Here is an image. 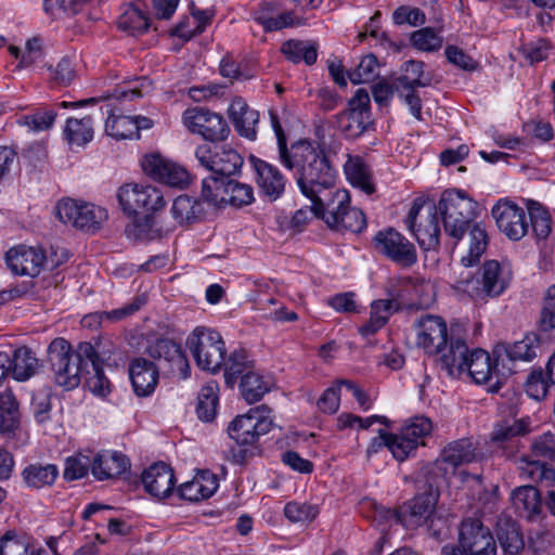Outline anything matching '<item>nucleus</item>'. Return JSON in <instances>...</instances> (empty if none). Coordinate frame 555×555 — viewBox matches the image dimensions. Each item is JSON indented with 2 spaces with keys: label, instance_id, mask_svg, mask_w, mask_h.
Returning <instances> with one entry per match:
<instances>
[{
  "label": "nucleus",
  "instance_id": "f257e3e1",
  "mask_svg": "<svg viewBox=\"0 0 555 555\" xmlns=\"http://www.w3.org/2000/svg\"><path fill=\"white\" fill-rule=\"evenodd\" d=\"M272 126L278 139L281 163L294 171L300 192L312 205L319 203L333 191L336 170L325 152L307 140H300L286 147V139L275 115L271 114Z\"/></svg>",
  "mask_w": 555,
  "mask_h": 555
},
{
  "label": "nucleus",
  "instance_id": "f03ea898",
  "mask_svg": "<svg viewBox=\"0 0 555 555\" xmlns=\"http://www.w3.org/2000/svg\"><path fill=\"white\" fill-rule=\"evenodd\" d=\"M96 350L88 341L80 343L77 350L64 338H55L49 346V359L54 372L55 383L66 389L80 384L85 366L95 361Z\"/></svg>",
  "mask_w": 555,
  "mask_h": 555
},
{
  "label": "nucleus",
  "instance_id": "7ed1b4c3",
  "mask_svg": "<svg viewBox=\"0 0 555 555\" xmlns=\"http://www.w3.org/2000/svg\"><path fill=\"white\" fill-rule=\"evenodd\" d=\"M311 212L337 231L358 233L366 225L364 214L358 208L350 207L349 192L344 189H337L319 203L311 205Z\"/></svg>",
  "mask_w": 555,
  "mask_h": 555
},
{
  "label": "nucleus",
  "instance_id": "20e7f679",
  "mask_svg": "<svg viewBox=\"0 0 555 555\" xmlns=\"http://www.w3.org/2000/svg\"><path fill=\"white\" fill-rule=\"evenodd\" d=\"M513 272L506 262L489 260L480 270V278L465 276L455 283V288L475 301H485L502 295L511 284Z\"/></svg>",
  "mask_w": 555,
  "mask_h": 555
},
{
  "label": "nucleus",
  "instance_id": "39448f33",
  "mask_svg": "<svg viewBox=\"0 0 555 555\" xmlns=\"http://www.w3.org/2000/svg\"><path fill=\"white\" fill-rule=\"evenodd\" d=\"M436 208L447 235L459 242L477 217L478 204L463 191L448 190L441 194Z\"/></svg>",
  "mask_w": 555,
  "mask_h": 555
},
{
  "label": "nucleus",
  "instance_id": "423d86ee",
  "mask_svg": "<svg viewBox=\"0 0 555 555\" xmlns=\"http://www.w3.org/2000/svg\"><path fill=\"white\" fill-rule=\"evenodd\" d=\"M186 346L196 364L204 371L217 372L224 363L225 346L220 333L212 328L196 327L188 337Z\"/></svg>",
  "mask_w": 555,
  "mask_h": 555
},
{
  "label": "nucleus",
  "instance_id": "0eeeda50",
  "mask_svg": "<svg viewBox=\"0 0 555 555\" xmlns=\"http://www.w3.org/2000/svg\"><path fill=\"white\" fill-rule=\"evenodd\" d=\"M117 199L128 216L153 215L166 206L163 191L151 184L126 183L118 189Z\"/></svg>",
  "mask_w": 555,
  "mask_h": 555
},
{
  "label": "nucleus",
  "instance_id": "6e6552de",
  "mask_svg": "<svg viewBox=\"0 0 555 555\" xmlns=\"http://www.w3.org/2000/svg\"><path fill=\"white\" fill-rule=\"evenodd\" d=\"M405 223L424 249H434L439 245L440 228L434 203L415 199Z\"/></svg>",
  "mask_w": 555,
  "mask_h": 555
},
{
  "label": "nucleus",
  "instance_id": "1a4fd4ad",
  "mask_svg": "<svg viewBox=\"0 0 555 555\" xmlns=\"http://www.w3.org/2000/svg\"><path fill=\"white\" fill-rule=\"evenodd\" d=\"M272 425L271 410L267 405H259L235 417L228 430L238 444L251 446L260 436L269 433Z\"/></svg>",
  "mask_w": 555,
  "mask_h": 555
},
{
  "label": "nucleus",
  "instance_id": "9d476101",
  "mask_svg": "<svg viewBox=\"0 0 555 555\" xmlns=\"http://www.w3.org/2000/svg\"><path fill=\"white\" fill-rule=\"evenodd\" d=\"M55 215L64 224L81 230H96L107 219L106 209L72 198L60 201L55 206Z\"/></svg>",
  "mask_w": 555,
  "mask_h": 555
},
{
  "label": "nucleus",
  "instance_id": "9b49d317",
  "mask_svg": "<svg viewBox=\"0 0 555 555\" xmlns=\"http://www.w3.org/2000/svg\"><path fill=\"white\" fill-rule=\"evenodd\" d=\"M372 125L370 95L365 89H358L349 100L348 108L337 115L339 130L349 139L359 138Z\"/></svg>",
  "mask_w": 555,
  "mask_h": 555
},
{
  "label": "nucleus",
  "instance_id": "f8f14e48",
  "mask_svg": "<svg viewBox=\"0 0 555 555\" xmlns=\"http://www.w3.org/2000/svg\"><path fill=\"white\" fill-rule=\"evenodd\" d=\"M183 126L205 140L216 142L228 137L229 127L223 117L204 107H191L182 114Z\"/></svg>",
  "mask_w": 555,
  "mask_h": 555
},
{
  "label": "nucleus",
  "instance_id": "ddd939ff",
  "mask_svg": "<svg viewBox=\"0 0 555 555\" xmlns=\"http://www.w3.org/2000/svg\"><path fill=\"white\" fill-rule=\"evenodd\" d=\"M198 164L214 176L229 178L238 172L243 165L241 155L230 146L202 144L195 150Z\"/></svg>",
  "mask_w": 555,
  "mask_h": 555
},
{
  "label": "nucleus",
  "instance_id": "4468645a",
  "mask_svg": "<svg viewBox=\"0 0 555 555\" xmlns=\"http://www.w3.org/2000/svg\"><path fill=\"white\" fill-rule=\"evenodd\" d=\"M463 555H496L495 540L479 519H464L459 532V547Z\"/></svg>",
  "mask_w": 555,
  "mask_h": 555
},
{
  "label": "nucleus",
  "instance_id": "2eb2a0df",
  "mask_svg": "<svg viewBox=\"0 0 555 555\" xmlns=\"http://www.w3.org/2000/svg\"><path fill=\"white\" fill-rule=\"evenodd\" d=\"M491 215L498 229L509 240L519 241L528 233L526 211L508 198H500L492 207Z\"/></svg>",
  "mask_w": 555,
  "mask_h": 555
},
{
  "label": "nucleus",
  "instance_id": "dca6fc26",
  "mask_svg": "<svg viewBox=\"0 0 555 555\" xmlns=\"http://www.w3.org/2000/svg\"><path fill=\"white\" fill-rule=\"evenodd\" d=\"M374 245L377 251L400 266L411 267L417 260L414 245L393 229L379 231L374 237Z\"/></svg>",
  "mask_w": 555,
  "mask_h": 555
},
{
  "label": "nucleus",
  "instance_id": "f3484780",
  "mask_svg": "<svg viewBox=\"0 0 555 555\" xmlns=\"http://www.w3.org/2000/svg\"><path fill=\"white\" fill-rule=\"evenodd\" d=\"M416 345L427 354L437 356L450 339L446 321L438 315L427 314L415 324Z\"/></svg>",
  "mask_w": 555,
  "mask_h": 555
},
{
  "label": "nucleus",
  "instance_id": "a211bd4d",
  "mask_svg": "<svg viewBox=\"0 0 555 555\" xmlns=\"http://www.w3.org/2000/svg\"><path fill=\"white\" fill-rule=\"evenodd\" d=\"M438 494L426 492L416 495L408 506L395 513L396 519L408 529H414L430 521V528L435 521V507Z\"/></svg>",
  "mask_w": 555,
  "mask_h": 555
},
{
  "label": "nucleus",
  "instance_id": "6ab92c4d",
  "mask_svg": "<svg viewBox=\"0 0 555 555\" xmlns=\"http://www.w3.org/2000/svg\"><path fill=\"white\" fill-rule=\"evenodd\" d=\"M5 260L14 274L35 278L46 266L47 256L40 247L20 245L7 253Z\"/></svg>",
  "mask_w": 555,
  "mask_h": 555
},
{
  "label": "nucleus",
  "instance_id": "aec40b11",
  "mask_svg": "<svg viewBox=\"0 0 555 555\" xmlns=\"http://www.w3.org/2000/svg\"><path fill=\"white\" fill-rule=\"evenodd\" d=\"M250 163L256 173L259 193L272 202L280 198L286 185V179L281 171L275 166L255 156L250 157Z\"/></svg>",
  "mask_w": 555,
  "mask_h": 555
},
{
  "label": "nucleus",
  "instance_id": "412c9836",
  "mask_svg": "<svg viewBox=\"0 0 555 555\" xmlns=\"http://www.w3.org/2000/svg\"><path fill=\"white\" fill-rule=\"evenodd\" d=\"M153 127V120L145 116H125L109 114L105 122V132L116 140L139 138L140 130Z\"/></svg>",
  "mask_w": 555,
  "mask_h": 555
},
{
  "label": "nucleus",
  "instance_id": "4be33fe9",
  "mask_svg": "<svg viewBox=\"0 0 555 555\" xmlns=\"http://www.w3.org/2000/svg\"><path fill=\"white\" fill-rule=\"evenodd\" d=\"M142 483L152 496L164 499L168 496L175 486L172 469L165 463H155L142 474Z\"/></svg>",
  "mask_w": 555,
  "mask_h": 555
},
{
  "label": "nucleus",
  "instance_id": "5701e85b",
  "mask_svg": "<svg viewBox=\"0 0 555 555\" xmlns=\"http://www.w3.org/2000/svg\"><path fill=\"white\" fill-rule=\"evenodd\" d=\"M469 353L464 340L451 337L437 356H439L441 369L449 376L459 377L465 372Z\"/></svg>",
  "mask_w": 555,
  "mask_h": 555
},
{
  "label": "nucleus",
  "instance_id": "b1692460",
  "mask_svg": "<svg viewBox=\"0 0 555 555\" xmlns=\"http://www.w3.org/2000/svg\"><path fill=\"white\" fill-rule=\"evenodd\" d=\"M130 464L128 459L116 451H102L94 455L91 473L99 480L112 479L124 474Z\"/></svg>",
  "mask_w": 555,
  "mask_h": 555
},
{
  "label": "nucleus",
  "instance_id": "393cba45",
  "mask_svg": "<svg viewBox=\"0 0 555 555\" xmlns=\"http://www.w3.org/2000/svg\"><path fill=\"white\" fill-rule=\"evenodd\" d=\"M228 112L236 131L242 137L255 140L257 134L256 127L259 121L258 112L249 108L241 98L234 99L231 102Z\"/></svg>",
  "mask_w": 555,
  "mask_h": 555
},
{
  "label": "nucleus",
  "instance_id": "a878e982",
  "mask_svg": "<svg viewBox=\"0 0 555 555\" xmlns=\"http://www.w3.org/2000/svg\"><path fill=\"white\" fill-rule=\"evenodd\" d=\"M218 478L209 470H203L190 481L182 483L178 492L184 500L196 502L210 498L218 489Z\"/></svg>",
  "mask_w": 555,
  "mask_h": 555
},
{
  "label": "nucleus",
  "instance_id": "bb28decb",
  "mask_svg": "<svg viewBox=\"0 0 555 555\" xmlns=\"http://www.w3.org/2000/svg\"><path fill=\"white\" fill-rule=\"evenodd\" d=\"M134 392L140 397L150 396L157 384L158 372L155 365L145 359H134L129 369Z\"/></svg>",
  "mask_w": 555,
  "mask_h": 555
},
{
  "label": "nucleus",
  "instance_id": "cd10ccee",
  "mask_svg": "<svg viewBox=\"0 0 555 555\" xmlns=\"http://www.w3.org/2000/svg\"><path fill=\"white\" fill-rule=\"evenodd\" d=\"M63 137L70 150L85 147L94 137L92 118L90 116L67 118Z\"/></svg>",
  "mask_w": 555,
  "mask_h": 555
},
{
  "label": "nucleus",
  "instance_id": "c85d7f7f",
  "mask_svg": "<svg viewBox=\"0 0 555 555\" xmlns=\"http://www.w3.org/2000/svg\"><path fill=\"white\" fill-rule=\"evenodd\" d=\"M256 20L269 31L293 26L295 22L293 12L280 10L274 1L260 3L256 12Z\"/></svg>",
  "mask_w": 555,
  "mask_h": 555
},
{
  "label": "nucleus",
  "instance_id": "c756f323",
  "mask_svg": "<svg viewBox=\"0 0 555 555\" xmlns=\"http://www.w3.org/2000/svg\"><path fill=\"white\" fill-rule=\"evenodd\" d=\"M511 361L531 362L542 354V343L538 334L530 333L522 339L502 346Z\"/></svg>",
  "mask_w": 555,
  "mask_h": 555
},
{
  "label": "nucleus",
  "instance_id": "7c9ffc66",
  "mask_svg": "<svg viewBox=\"0 0 555 555\" xmlns=\"http://www.w3.org/2000/svg\"><path fill=\"white\" fill-rule=\"evenodd\" d=\"M511 501L520 517L533 519L541 512L540 494L532 486H524L514 490Z\"/></svg>",
  "mask_w": 555,
  "mask_h": 555
},
{
  "label": "nucleus",
  "instance_id": "2f4dec72",
  "mask_svg": "<svg viewBox=\"0 0 555 555\" xmlns=\"http://www.w3.org/2000/svg\"><path fill=\"white\" fill-rule=\"evenodd\" d=\"M465 372L476 384H486L496 377L495 365H493L490 354L482 349L470 351Z\"/></svg>",
  "mask_w": 555,
  "mask_h": 555
},
{
  "label": "nucleus",
  "instance_id": "473e14b6",
  "mask_svg": "<svg viewBox=\"0 0 555 555\" xmlns=\"http://www.w3.org/2000/svg\"><path fill=\"white\" fill-rule=\"evenodd\" d=\"M273 383L270 376H264L255 371L243 374L240 388L243 398L249 404L259 401L270 391Z\"/></svg>",
  "mask_w": 555,
  "mask_h": 555
},
{
  "label": "nucleus",
  "instance_id": "72a5a7b5",
  "mask_svg": "<svg viewBox=\"0 0 555 555\" xmlns=\"http://www.w3.org/2000/svg\"><path fill=\"white\" fill-rule=\"evenodd\" d=\"M476 448L470 439H459L449 443L441 453V462L455 468L476 460Z\"/></svg>",
  "mask_w": 555,
  "mask_h": 555
},
{
  "label": "nucleus",
  "instance_id": "f704fd0d",
  "mask_svg": "<svg viewBox=\"0 0 555 555\" xmlns=\"http://www.w3.org/2000/svg\"><path fill=\"white\" fill-rule=\"evenodd\" d=\"M39 369V361L30 349L21 347L13 353V358H10V367L8 373L11 371L14 379L24 382L34 376Z\"/></svg>",
  "mask_w": 555,
  "mask_h": 555
},
{
  "label": "nucleus",
  "instance_id": "c9c22d12",
  "mask_svg": "<svg viewBox=\"0 0 555 555\" xmlns=\"http://www.w3.org/2000/svg\"><path fill=\"white\" fill-rule=\"evenodd\" d=\"M518 470L524 479L546 485L555 480V469L545 462L530 456H522L518 463Z\"/></svg>",
  "mask_w": 555,
  "mask_h": 555
},
{
  "label": "nucleus",
  "instance_id": "e433bc0d",
  "mask_svg": "<svg viewBox=\"0 0 555 555\" xmlns=\"http://www.w3.org/2000/svg\"><path fill=\"white\" fill-rule=\"evenodd\" d=\"M344 169L348 181L353 186L359 188L366 194L374 192L370 169L359 156H349Z\"/></svg>",
  "mask_w": 555,
  "mask_h": 555
},
{
  "label": "nucleus",
  "instance_id": "4c0bfd02",
  "mask_svg": "<svg viewBox=\"0 0 555 555\" xmlns=\"http://www.w3.org/2000/svg\"><path fill=\"white\" fill-rule=\"evenodd\" d=\"M56 117L57 113L54 109L41 107L21 115L17 117L16 124L26 128L28 132L38 133L50 130Z\"/></svg>",
  "mask_w": 555,
  "mask_h": 555
},
{
  "label": "nucleus",
  "instance_id": "58836bf2",
  "mask_svg": "<svg viewBox=\"0 0 555 555\" xmlns=\"http://www.w3.org/2000/svg\"><path fill=\"white\" fill-rule=\"evenodd\" d=\"M170 211L176 222L180 225L195 222L204 214L202 203L186 195L178 196L173 201Z\"/></svg>",
  "mask_w": 555,
  "mask_h": 555
},
{
  "label": "nucleus",
  "instance_id": "ea45409f",
  "mask_svg": "<svg viewBox=\"0 0 555 555\" xmlns=\"http://www.w3.org/2000/svg\"><path fill=\"white\" fill-rule=\"evenodd\" d=\"M496 534L505 553L514 555L524 547L519 527L509 518H501L498 522Z\"/></svg>",
  "mask_w": 555,
  "mask_h": 555
},
{
  "label": "nucleus",
  "instance_id": "a19ab883",
  "mask_svg": "<svg viewBox=\"0 0 555 555\" xmlns=\"http://www.w3.org/2000/svg\"><path fill=\"white\" fill-rule=\"evenodd\" d=\"M57 475V467L52 464H33L27 466L22 473L26 485L36 489L53 485Z\"/></svg>",
  "mask_w": 555,
  "mask_h": 555
},
{
  "label": "nucleus",
  "instance_id": "79ce46f5",
  "mask_svg": "<svg viewBox=\"0 0 555 555\" xmlns=\"http://www.w3.org/2000/svg\"><path fill=\"white\" fill-rule=\"evenodd\" d=\"M153 89L152 81L142 76L125 79L114 90L112 96L118 101L134 100L149 94Z\"/></svg>",
  "mask_w": 555,
  "mask_h": 555
},
{
  "label": "nucleus",
  "instance_id": "37998d69",
  "mask_svg": "<svg viewBox=\"0 0 555 555\" xmlns=\"http://www.w3.org/2000/svg\"><path fill=\"white\" fill-rule=\"evenodd\" d=\"M20 409L12 391L5 390L0 393V428L2 431L11 433L20 425Z\"/></svg>",
  "mask_w": 555,
  "mask_h": 555
},
{
  "label": "nucleus",
  "instance_id": "c03bdc74",
  "mask_svg": "<svg viewBox=\"0 0 555 555\" xmlns=\"http://www.w3.org/2000/svg\"><path fill=\"white\" fill-rule=\"evenodd\" d=\"M281 52L293 63L304 61L307 65H312L317 61V48L309 41L288 40L281 47Z\"/></svg>",
  "mask_w": 555,
  "mask_h": 555
},
{
  "label": "nucleus",
  "instance_id": "a18cd8bd",
  "mask_svg": "<svg viewBox=\"0 0 555 555\" xmlns=\"http://www.w3.org/2000/svg\"><path fill=\"white\" fill-rule=\"evenodd\" d=\"M488 244V235L486 229L476 223L469 231V246L466 255L461 257V263L464 267H472L479 261V258L485 253Z\"/></svg>",
  "mask_w": 555,
  "mask_h": 555
},
{
  "label": "nucleus",
  "instance_id": "49530a36",
  "mask_svg": "<svg viewBox=\"0 0 555 555\" xmlns=\"http://www.w3.org/2000/svg\"><path fill=\"white\" fill-rule=\"evenodd\" d=\"M403 89H415L427 87L433 82V76L424 72V63L420 61H408L403 65V74L399 78Z\"/></svg>",
  "mask_w": 555,
  "mask_h": 555
},
{
  "label": "nucleus",
  "instance_id": "de8ad7c7",
  "mask_svg": "<svg viewBox=\"0 0 555 555\" xmlns=\"http://www.w3.org/2000/svg\"><path fill=\"white\" fill-rule=\"evenodd\" d=\"M218 385L215 382L207 383L198 393L196 412L202 421L214 420L218 404Z\"/></svg>",
  "mask_w": 555,
  "mask_h": 555
},
{
  "label": "nucleus",
  "instance_id": "09e8293b",
  "mask_svg": "<svg viewBox=\"0 0 555 555\" xmlns=\"http://www.w3.org/2000/svg\"><path fill=\"white\" fill-rule=\"evenodd\" d=\"M222 193L225 195L224 205H232L234 207L249 205L255 199L254 190L249 184L230 178H228L227 186Z\"/></svg>",
  "mask_w": 555,
  "mask_h": 555
},
{
  "label": "nucleus",
  "instance_id": "8fccbe9b",
  "mask_svg": "<svg viewBox=\"0 0 555 555\" xmlns=\"http://www.w3.org/2000/svg\"><path fill=\"white\" fill-rule=\"evenodd\" d=\"M126 234L129 238L138 241H152L163 235V231L157 229L152 215H144L135 218L134 221L126 228Z\"/></svg>",
  "mask_w": 555,
  "mask_h": 555
},
{
  "label": "nucleus",
  "instance_id": "3c124183",
  "mask_svg": "<svg viewBox=\"0 0 555 555\" xmlns=\"http://www.w3.org/2000/svg\"><path fill=\"white\" fill-rule=\"evenodd\" d=\"M531 220L532 232L538 240H544L551 233V216L538 202L529 201L527 205Z\"/></svg>",
  "mask_w": 555,
  "mask_h": 555
},
{
  "label": "nucleus",
  "instance_id": "603ef678",
  "mask_svg": "<svg viewBox=\"0 0 555 555\" xmlns=\"http://www.w3.org/2000/svg\"><path fill=\"white\" fill-rule=\"evenodd\" d=\"M118 26L134 35L150 27V18L137 7L129 4L118 17Z\"/></svg>",
  "mask_w": 555,
  "mask_h": 555
},
{
  "label": "nucleus",
  "instance_id": "864d4df0",
  "mask_svg": "<svg viewBox=\"0 0 555 555\" xmlns=\"http://www.w3.org/2000/svg\"><path fill=\"white\" fill-rule=\"evenodd\" d=\"M227 180L228 178L217 177L214 175L204 178L201 191L202 198L214 206H223L225 195H223L222 191L227 186Z\"/></svg>",
  "mask_w": 555,
  "mask_h": 555
},
{
  "label": "nucleus",
  "instance_id": "5fc2aeb1",
  "mask_svg": "<svg viewBox=\"0 0 555 555\" xmlns=\"http://www.w3.org/2000/svg\"><path fill=\"white\" fill-rule=\"evenodd\" d=\"M94 360L90 362L92 372L86 370V374L89 375L86 379V386L92 393L105 397L109 392V382L103 373L102 359L98 352Z\"/></svg>",
  "mask_w": 555,
  "mask_h": 555
},
{
  "label": "nucleus",
  "instance_id": "6e6d98bb",
  "mask_svg": "<svg viewBox=\"0 0 555 555\" xmlns=\"http://www.w3.org/2000/svg\"><path fill=\"white\" fill-rule=\"evenodd\" d=\"M418 444L401 429L398 434H388V450L400 462L408 459Z\"/></svg>",
  "mask_w": 555,
  "mask_h": 555
},
{
  "label": "nucleus",
  "instance_id": "4d7b16f0",
  "mask_svg": "<svg viewBox=\"0 0 555 555\" xmlns=\"http://www.w3.org/2000/svg\"><path fill=\"white\" fill-rule=\"evenodd\" d=\"M410 40L415 49L424 52L439 50L442 46V37L430 27H424L413 31Z\"/></svg>",
  "mask_w": 555,
  "mask_h": 555
},
{
  "label": "nucleus",
  "instance_id": "13d9d810",
  "mask_svg": "<svg viewBox=\"0 0 555 555\" xmlns=\"http://www.w3.org/2000/svg\"><path fill=\"white\" fill-rule=\"evenodd\" d=\"M528 431L527 424L522 421H504L496 424L491 433L494 442H506L514 437L525 435Z\"/></svg>",
  "mask_w": 555,
  "mask_h": 555
},
{
  "label": "nucleus",
  "instance_id": "bf43d9fd",
  "mask_svg": "<svg viewBox=\"0 0 555 555\" xmlns=\"http://www.w3.org/2000/svg\"><path fill=\"white\" fill-rule=\"evenodd\" d=\"M377 68V59L373 54L365 55L358 67L349 74V79L353 85L371 82L378 75Z\"/></svg>",
  "mask_w": 555,
  "mask_h": 555
},
{
  "label": "nucleus",
  "instance_id": "052dcab7",
  "mask_svg": "<svg viewBox=\"0 0 555 555\" xmlns=\"http://www.w3.org/2000/svg\"><path fill=\"white\" fill-rule=\"evenodd\" d=\"M539 328L545 333L555 331V284L551 285L545 292L539 318Z\"/></svg>",
  "mask_w": 555,
  "mask_h": 555
},
{
  "label": "nucleus",
  "instance_id": "680f3d73",
  "mask_svg": "<svg viewBox=\"0 0 555 555\" xmlns=\"http://www.w3.org/2000/svg\"><path fill=\"white\" fill-rule=\"evenodd\" d=\"M251 361L248 360L247 353L244 350L233 351L225 362L224 377L229 385H232L237 376L245 374V370L249 369Z\"/></svg>",
  "mask_w": 555,
  "mask_h": 555
},
{
  "label": "nucleus",
  "instance_id": "e2e57ef3",
  "mask_svg": "<svg viewBox=\"0 0 555 555\" xmlns=\"http://www.w3.org/2000/svg\"><path fill=\"white\" fill-rule=\"evenodd\" d=\"M190 180L189 171L182 165L170 159L158 182L182 189L190 183Z\"/></svg>",
  "mask_w": 555,
  "mask_h": 555
},
{
  "label": "nucleus",
  "instance_id": "0e129e2a",
  "mask_svg": "<svg viewBox=\"0 0 555 555\" xmlns=\"http://www.w3.org/2000/svg\"><path fill=\"white\" fill-rule=\"evenodd\" d=\"M318 514V506L308 503L289 502L284 507V515L292 522H310Z\"/></svg>",
  "mask_w": 555,
  "mask_h": 555
},
{
  "label": "nucleus",
  "instance_id": "69168bd1",
  "mask_svg": "<svg viewBox=\"0 0 555 555\" xmlns=\"http://www.w3.org/2000/svg\"><path fill=\"white\" fill-rule=\"evenodd\" d=\"M149 353L154 359H164L172 366L183 351L179 344L170 339H159L150 346Z\"/></svg>",
  "mask_w": 555,
  "mask_h": 555
},
{
  "label": "nucleus",
  "instance_id": "338daca9",
  "mask_svg": "<svg viewBox=\"0 0 555 555\" xmlns=\"http://www.w3.org/2000/svg\"><path fill=\"white\" fill-rule=\"evenodd\" d=\"M34 545L26 538L7 533L0 541V555H31Z\"/></svg>",
  "mask_w": 555,
  "mask_h": 555
},
{
  "label": "nucleus",
  "instance_id": "774afa93",
  "mask_svg": "<svg viewBox=\"0 0 555 555\" xmlns=\"http://www.w3.org/2000/svg\"><path fill=\"white\" fill-rule=\"evenodd\" d=\"M420 446L423 439L433 431V423L428 417L414 416L401 428Z\"/></svg>",
  "mask_w": 555,
  "mask_h": 555
}]
</instances>
